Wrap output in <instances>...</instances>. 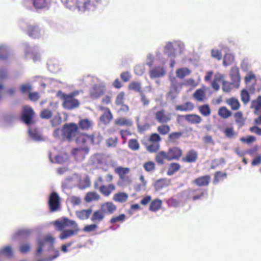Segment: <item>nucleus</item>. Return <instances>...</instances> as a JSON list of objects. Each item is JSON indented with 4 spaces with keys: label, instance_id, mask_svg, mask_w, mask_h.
<instances>
[{
    "label": "nucleus",
    "instance_id": "nucleus-1",
    "mask_svg": "<svg viewBox=\"0 0 261 261\" xmlns=\"http://www.w3.org/2000/svg\"><path fill=\"white\" fill-rule=\"evenodd\" d=\"M51 223L53 224L58 230L62 231L59 237L62 240L69 238L80 231L75 221L67 218L57 220Z\"/></svg>",
    "mask_w": 261,
    "mask_h": 261
},
{
    "label": "nucleus",
    "instance_id": "nucleus-2",
    "mask_svg": "<svg viewBox=\"0 0 261 261\" xmlns=\"http://www.w3.org/2000/svg\"><path fill=\"white\" fill-rule=\"evenodd\" d=\"M63 4L67 9L74 10L77 8L79 11L85 12L93 11L96 6L90 0H61Z\"/></svg>",
    "mask_w": 261,
    "mask_h": 261
},
{
    "label": "nucleus",
    "instance_id": "nucleus-3",
    "mask_svg": "<svg viewBox=\"0 0 261 261\" xmlns=\"http://www.w3.org/2000/svg\"><path fill=\"white\" fill-rule=\"evenodd\" d=\"M185 49L184 43L180 40H173L166 43L164 53L168 58H176L180 55Z\"/></svg>",
    "mask_w": 261,
    "mask_h": 261
},
{
    "label": "nucleus",
    "instance_id": "nucleus-4",
    "mask_svg": "<svg viewBox=\"0 0 261 261\" xmlns=\"http://www.w3.org/2000/svg\"><path fill=\"white\" fill-rule=\"evenodd\" d=\"M55 243V238L51 235L48 234L42 239H38L37 241V249L36 251V255L38 256L41 253L43 249H46L49 253H54L56 255V251H59L58 249L55 248L54 245Z\"/></svg>",
    "mask_w": 261,
    "mask_h": 261
},
{
    "label": "nucleus",
    "instance_id": "nucleus-5",
    "mask_svg": "<svg viewBox=\"0 0 261 261\" xmlns=\"http://www.w3.org/2000/svg\"><path fill=\"white\" fill-rule=\"evenodd\" d=\"M23 47L25 58H31L34 62L40 61L41 55L38 46H31L28 43H24Z\"/></svg>",
    "mask_w": 261,
    "mask_h": 261
},
{
    "label": "nucleus",
    "instance_id": "nucleus-6",
    "mask_svg": "<svg viewBox=\"0 0 261 261\" xmlns=\"http://www.w3.org/2000/svg\"><path fill=\"white\" fill-rule=\"evenodd\" d=\"M76 94L75 92L69 94L62 93V97L63 99V106L67 110H72L79 107L80 102L77 99L74 98Z\"/></svg>",
    "mask_w": 261,
    "mask_h": 261
},
{
    "label": "nucleus",
    "instance_id": "nucleus-7",
    "mask_svg": "<svg viewBox=\"0 0 261 261\" xmlns=\"http://www.w3.org/2000/svg\"><path fill=\"white\" fill-rule=\"evenodd\" d=\"M78 129L77 125L73 123H67L64 125L61 131L63 136L70 141L74 137Z\"/></svg>",
    "mask_w": 261,
    "mask_h": 261
},
{
    "label": "nucleus",
    "instance_id": "nucleus-8",
    "mask_svg": "<svg viewBox=\"0 0 261 261\" xmlns=\"http://www.w3.org/2000/svg\"><path fill=\"white\" fill-rule=\"evenodd\" d=\"M19 25L22 29L26 30L28 34L33 38H39L41 35V30L38 26L29 25L23 20L19 21Z\"/></svg>",
    "mask_w": 261,
    "mask_h": 261
},
{
    "label": "nucleus",
    "instance_id": "nucleus-9",
    "mask_svg": "<svg viewBox=\"0 0 261 261\" xmlns=\"http://www.w3.org/2000/svg\"><path fill=\"white\" fill-rule=\"evenodd\" d=\"M48 205L50 211L52 212L57 211L60 207V198L56 192H53L48 199Z\"/></svg>",
    "mask_w": 261,
    "mask_h": 261
},
{
    "label": "nucleus",
    "instance_id": "nucleus-10",
    "mask_svg": "<svg viewBox=\"0 0 261 261\" xmlns=\"http://www.w3.org/2000/svg\"><path fill=\"white\" fill-rule=\"evenodd\" d=\"M89 149L88 147H78L72 150L71 154L77 161H82L89 153Z\"/></svg>",
    "mask_w": 261,
    "mask_h": 261
},
{
    "label": "nucleus",
    "instance_id": "nucleus-11",
    "mask_svg": "<svg viewBox=\"0 0 261 261\" xmlns=\"http://www.w3.org/2000/svg\"><path fill=\"white\" fill-rule=\"evenodd\" d=\"M11 47L8 43H0V61L7 62L11 56Z\"/></svg>",
    "mask_w": 261,
    "mask_h": 261
},
{
    "label": "nucleus",
    "instance_id": "nucleus-12",
    "mask_svg": "<svg viewBox=\"0 0 261 261\" xmlns=\"http://www.w3.org/2000/svg\"><path fill=\"white\" fill-rule=\"evenodd\" d=\"M229 75L233 85L238 88L241 80L239 68L237 66L232 67L230 70Z\"/></svg>",
    "mask_w": 261,
    "mask_h": 261
},
{
    "label": "nucleus",
    "instance_id": "nucleus-13",
    "mask_svg": "<svg viewBox=\"0 0 261 261\" xmlns=\"http://www.w3.org/2000/svg\"><path fill=\"white\" fill-rule=\"evenodd\" d=\"M34 112L30 107H24L22 113L21 118L22 121L27 124H30L32 122V118Z\"/></svg>",
    "mask_w": 261,
    "mask_h": 261
},
{
    "label": "nucleus",
    "instance_id": "nucleus-14",
    "mask_svg": "<svg viewBox=\"0 0 261 261\" xmlns=\"http://www.w3.org/2000/svg\"><path fill=\"white\" fill-rule=\"evenodd\" d=\"M155 118L158 122L161 123H167L171 120L170 114H166L163 109H161L154 114Z\"/></svg>",
    "mask_w": 261,
    "mask_h": 261
},
{
    "label": "nucleus",
    "instance_id": "nucleus-15",
    "mask_svg": "<svg viewBox=\"0 0 261 261\" xmlns=\"http://www.w3.org/2000/svg\"><path fill=\"white\" fill-rule=\"evenodd\" d=\"M168 160H178L182 154L181 150L177 147L171 148L167 152Z\"/></svg>",
    "mask_w": 261,
    "mask_h": 261
},
{
    "label": "nucleus",
    "instance_id": "nucleus-16",
    "mask_svg": "<svg viewBox=\"0 0 261 261\" xmlns=\"http://www.w3.org/2000/svg\"><path fill=\"white\" fill-rule=\"evenodd\" d=\"M150 76L151 79L163 76L165 74V70L163 66H155L150 70Z\"/></svg>",
    "mask_w": 261,
    "mask_h": 261
},
{
    "label": "nucleus",
    "instance_id": "nucleus-17",
    "mask_svg": "<svg viewBox=\"0 0 261 261\" xmlns=\"http://www.w3.org/2000/svg\"><path fill=\"white\" fill-rule=\"evenodd\" d=\"M29 135L31 139L35 142L43 141L40 133L34 127H30L28 130Z\"/></svg>",
    "mask_w": 261,
    "mask_h": 261
},
{
    "label": "nucleus",
    "instance_id": "nucleus-18",
    "mask_svg": "<svg viewBox=\"0 0 261 261\" xmlns=\"http://www.w3.org/2000/svg\"><path fill=\"white\" fill-rule=\"evenodd\" d=\"M101 211L105 214H112L116 210V206L112 202H107L101 204Z\"/></svg>",
    "mask_w": 261,
    "mask_h": 261
},
{
    "label": "nucleus",
    "instance_id": "nucleus-19",
    "mask_svg": "<svg viewBox=\"0 0 261 261\" xmlns=\"http://www.w3.org/2000/svg\"><path fill=\"white\" fill-rule=\"evenodd\" d=\"M14 117L11 114H4L0 116V126L5 127L11 124Z\"/></svg>",
    "mask_w": 261,
    "mask_h": 261
},
{
    "label": "nucleus",
    "instance_id": "nucleus-20",
    "mask_svg": "<svg viewBox=\"0 0 261 261\" xmlns=\"http://www.w3.org/2000/svg\"><path fill=\"white\" fill-rule=\"evenodd\" d=\"M104 90V86L100 85H95L91 90V96L93 98H97L103 94Z\"/></svg>",
    "mask_w": 261,
    "mask_h": 261
},
{
    "label": "nucleus",
    "instance_id": "nucleus-21",
    "mask_svg": "<svg viewBox=\"0 0 261 261\" xmlns=\"http://www.w3.org/2000/svg\"><path fill=\"white\" fill-rule=\"evenodd\" d=\"M95 140L96 138L93 135H84L80 136L78 138V140L81 141L83 143L93 144L98 143L99 140L98 138L96 139V141Z\"/></svg>",
    "mask_w": 261,
    "mask_h": 261
},
{
    "label": "nucleus",
    "instance_id": "nucleus-22",
    "mask_svg": "<svg viewBox=\"0 0 261 261\" xmlns=\"http://www.w3.org/2000/svg\"><path fill=\"white\" fill-rule=\"evenodd\" d=\"M49 160L51 163H58V164H62L65 163H66L69 160V156L67 154L56 155L55 157L54 160H53L52 159L51 154H49Z\"/></svg>",
    "mask_w": 261,
    "mask_h": 261
},
{
    "label": "nucleus",
    "instance_id": "nucleus-23",
    "mask_svg": "<svg viewBox=\"0 0 261 261\" xmlns=\"http://www.w3.org/2000/svg\"><path fill=\"white\" fill-rule=\"evenodd\" d=\"M194 108L193 104L191 102H186L181 105H177L175 109L177 111L190 112L192 111Z\"/></svg>",
    "mask_w": 261,
    "mask_h": 261
},
{
    "label": "nucleus",
    "instance_id": "nucleus-24",
    "mask_svg": "<svg viewBox=\"0 0 261 261\" xmlns=\"http://www.w3.org/2000/svg\"><path fill=\"white\" fill-rule=\"evenodd\" d=\"M170 184V180L166 178H162L156 180L154 185V188L156 191L168 186Z\"/></svg>",
    "mask_w": 261,
    "mask_h": 261
},
{
    "label": "nucleus",
    "instance_id": "nucleus-25",
    "mask_svg": "<svg viewBox=\"0 0 261 261\" xmlns=\"http://www.w3.org/2000/svg\"><path fill=\"white\" fill-rule=\"evenodd\" d=\"M197 156L198 153L197 151L191 149L187 152L186 156L183 158V160L188 163H194L196 162Z\"/></svg>",
    "mask_w": 261,
    "mask_h": 261
},
{
    "label": "nucleus",
    "instance_id": "nucleus-26",
    "mask_svg": "<svg viewBox=\"0 0 261 261\" xmlns=\"http://www.w3.org/2000/svg\"><path fill=\"white\" fill-rule=\"evenodd\" d=\"M210 179L211 177L209 175H205L195 179L194 182L199 187L205 186L209 184Z\"/></svg>",
    "mask_w": 261,
    "mask_h": 261
},
{
    "label": "nucleus",
    "instance_id": "nucleus-27",
    "mask_svg": "<svg viewBox=\"0 0 261 261\" xmlns=\"http://www.w3.org/2000/svg\"><path fill=\"white\" fill-rule=\"evenodd\" d=\"M0 254L3 255L8 258L13 257L14 252L11 245H7L0 249ZM0 261H2L0 260Z\"/></svg>",
    "mask_w": 261,
    "mask_h": 261
},
{
    "label": "nucleus",
    "instance_id": "nucleus-28",
    "mask_svg": "<svg viewBox=\"0 0 261 261\" xmlns=\"http://www.w3.org/2000/svg\"><path fill=\"white\" fill-rule=\"evenodd\" d=\"M185 119L192 124H199L201 121V118L196 114H188L184 116Z\"/></svg>",
    "mask_w": 261,
    "mask_h": 261
},
{
    "label": "nucleus",
    "instance_id": "nucleus-29",
    "mask_svg": "<svg viewBox=\"0 0 261 261\" xmlns=\"http://www.w3.org/2000/svg\"><path fill=\"white\" fill-rule=\"evenodd\" d=\"M33 5L36 9L48 8V0H33Z\"/></svg>",
    "mask_w": 261,
    "mask_h": 261
},
{
    "label": "nucleus",
    "instance_id": "nucleus-30",
    "mask_svg": "<svg viewBox=\"0 0 261 261\" xmlns=\"http://www.w3.org/2000/svg\"><path fill=\"white\" fill-rule=\"evenodd\" d=\"M115 189V187L113 184L109 185L108 186L102 185L99 187L100 192L105 196H108L111 192Z\"/></svg>",
    "mask_w": 261,
    "mask_h": 261
},
{
    "label": "nucleus",
    "instance_id": "nucleus-31",
    "mask_svg": "<svg viewBox=\"0 0 261 261\" xmlns=\"http://www.w3.org/2000/svg\"><path fill=\"white\" fill-rule=\"evenodd\" d=\"M92 212L91 208L76 212V216L81 220H85L89 218Z\"/></svg>",
    "mask_w": 261,
    "mask_h": 261
},
{
    "label": "nucleus",
    "instance_id": "nucleus-32",
    "mask_svg": "<svg viewBox=\"0 0 261 261\" xmlns=\"http://www.w3.org/2000/svg\"><path fill=\"white\" fill-rule=\"evenodd\" d=\"M128 197V196L126 193L119 192L114 195L113 200L116 202L123 203L127 200Z\"/></svg>",
    "mask_w": 261,
    "mask_h": 261
},
{
    "label": "nucleus",
    "instance_id": "nucleus-33",
    "mask_svg": "<svg viewBox=\"0 0 261 261\" xmlns=\"http://www.w3.org/2000/svg\"><path fill=\"white\" fill-rule=\"evenodd\" d=\"M32 232V229L29 228H23L19 229L14 233V237L21 236L23 238H27L31 234Z\"/></svg>",
    "mask_w": 261,
    "mask_h": 261
},
{
    "label": "nucleus",
    "instance_id": "nucleus-34",
    "mask_svg": "<svg viewBox=\"0 0 261 261\" xmlns=\"http://www.w3.org/2000/svg\"><path fill=\"white\" fill-rule=\"evenodd\" d=\"M92 124V121L88 119H82L79 122V127L82 130H88Z\"/></svg>",
    "mask_w": 261,
    "mask_h": 261
},
{
    "label": "nucleus",
    "instance_id": "nucleus-35",
    "mask_svg": "<svg viewBox=\"0 0 261 261\" xmlns=\"http://www.w3.org/2000/svg\"><path fill=\"white\" fill-rule=\"evenodd\" d=\"M226 103L230 106L232 110H238L240 107L239 100L234 97H231L227 99Z\"/></svg>",
    "mask_w": 261,
    "mask_h": 261
},
{
    "label": "nucleus",
    "instance_id": "nucleus-36",
    "mask_svg": "<svg viewBox=\"0 0 261 261\" xmlns=\"http://www.w3.org/2000/svg\"><path fill=\"white\" fill-rule=\"evenodd\" d=\"M162 203V201L161 200L156 199L151 202L149 210L152 212H156L160 208Z\"/></svg>",
    "mask_w": 261,
    "mask_h": 261
},
{
    "label": "nucleus",
    "instance_id": "nucleus-37",
    "mask_svg": "<svg viewBox=\"0 0 261 261\" xmlns=\"http://www.w3.org/2000/svg\"><path fill=\"white\" fill-rule=\"evenodd\" d=\"M190 70L187 68H180L176 71V76L180 79H184L186 76L190 74Z\"/></svg>",
    "mask_w": 261,
    "mask_h": 261
},
{
    "label": "nucleus",
    "instance_id": "nucleus-38",
    "mask_svg": "<svg viewBox=\"0 0 261 261\" xmlns=\"http://www.w3.org/2000/svg\"><path fill=\"white\" fill-rule=\"evenodd\" d=\"M105 217V214L101 211H96L94 212L91 218L92 222L101 221Z\"/></svg>",
    "mask_w": 261,
    "mask_h": 261
},
{
    "label": "nucleus",
    "instance_id": "nucleus-39",
    "mask_svg": "<svg viewBox=\"0 0 261 261\" xmlns=\"http://www.w3.org/2000/svg\"><path fill=\"white\" fill-rule=\"evenodd\" d=\"M218 115L222 118L226 119L232 115V113L225 107H222L219 109Z\"/></svg>",
    "mask_w": 261,
    "mask_h": 261
},
{
    "label": "nucleus",
    "instance_id": "nucleus-40",
    "mask_svg": "<svg viewBox=\"0 0 261 261\" xmlns=\"http://www.w3.org/2000/svg\"><path fill=\"white\" fill-rule=\"evenodd\" d=\"M165 159L168 160V155L167 152L164 151H160L155 156L156 162L160 164H163Z\"/></svg>",
    "mask_w": 261,
    "mask_h": 261
},
{
    "label": "nucleus",
    "instance_id": "nucleus-41",
    "mask_svg": "<svg viewBox=\"0 0 261 261\" xmlns=\"http://www.w3.org/2000/svg\"><path fill=\"white\" fill-rule=\"evenodd\" d=\"M115 123L120 126H130L133 124V122L130 119L124 118H120L115 120Z\"/></svg>",
    "mask_w": 261,
    "mask_h": 261
},
{
    "label": "nucleus",
    "instance_id": "nucleus-42",
    "mask_svg": "<svg viewBox=\"0 0 261 261\" xmlns=\"http://www.w3.org/2000/svg\"><path fill=\"white\" fill-rule=\"evenodd\" d=\"M205 92L203 90L198 89L195 91L193 94V97L195 99L199 101H202L205 98Z\"/></svg>",
    "mask_w": 261,
    "mask_h": 261
},
{
    "label": "nucleus",
    "instance_id": "nucleus-43",
    "mask_svg": "<svg viewBox=\"0 0 261 261\" xmlns=\"http://www.w3.org/2000/svg\"><path fill=\"white\" fill-rule=\"evenodd\" d=\"M99 198V195L96 192H88L86 195L85 200L87 202H90L93 200H97Z\"/></svg>",
    "mask_w": 261,
    "mask_h": 261
},
{
    "label": "nucleus",
    "instance_id": "nucleus-44",
    "mask_svg": "<svg viewBox=\"0 0 261 261\" xmlns=\"http://www.w3.org/2000/svg\"><path fill=\"white\" fill-rule=\"evenodd\" d=\"M234 61V56L229 53L225 55L223 58V65L226 67L231 65Z\"/></svg>",
    "mask_w": 261,
    "mask_h": 261
},
{
    "label": "nucleus",
    "instance_id": "nucleus-45",
    "mask_svg": "<svg viewBox=\"0 0 261 261\" xmlns=\"http://www.w3.org/2000/svg\"><path fill=\"white\" fill-rule=\"evenodd\" d=\"M181 132H174L169 135V141L173 143H178V140L182 136Z\"/></svg>",
    "mask_w": 261,
    "mask_h": 261
},
{
    "label": "nucleus",
    "instance_id": "nucleus-46",
    "mask_svg": "<svg viewBox=\"0 0 261 261\" xmlns=\"http://www.w3.org/2000/svg\"><path fill=\"white\" fill-rule=\"evenodd\" d=\"M113 116L110 111L109 110L108 112H105L100 117V120L105 124L108 123L112 119Z\"/></svg>",
    "mask_w": 261,
    "mask_h": 261
},
{
    "label": "nucleus",
    "instance_id": "nucleus-47",
    "mask_svg": "<svg viewBox=\"0 0 261 261\" xmlns=\"http://www.w3.org/2000/svg\"><path fill=\"white\" fill-rule=\"evenodd\" d=\"M235 118V121L236 123L239 126H242L243 125L245 122V120L243 117V113L239 111L236 113L234 115Z\"/></svg>",
    "mask_w": 261,
    "mask_h": 261
},
{
    "label": "nucleus",
    "instance_id": "nucleus-48",
    "mask_svg": "<svg viewBox=\"0 0 261 261\" xmlns=\"http://www.w3.org/2000/svg\"><path fill=\"white\" fill-rule=\"evenodd\" d=\"M114 171L118 175H126L130 172V169L128 167L119 166L115 168Z\"/></svg>",
    "mask_w": 261,
    "mask_h": 261
},
{
    "label": "nucleus",
    "instance_id": "nucleus-49",
    "mask_svg": "<svg viewBox=\"0 0 261 261\" xmlns=\"http://www.w3.org/2000/svg\"><path fill=\"white\" fill-rule=\"evenodd\" d=\"M129 88L136 92H139L140 94L141 92H143L141 90V84L138 82H132L129 85Z\"/></svg>",
    "mask_w": 261,
    "mask_h": 261
},
{
    "label": "nucleus",
    "instance_id": "nucleus-50",
    "mask_svg": "<svg viewBox=\"0 0 261 261\" xmlns=\"http://www.w3.org/2000/svg\"><path fill=\"white\" fill-rule=\"evenodd\" d=\"M180 168V165L178 163H171L167 171V175H172L175 172L177 171Z\"/></svg>",
    "mask_w": 261,
    "mask_h": 261
},
{
    "label": "nucleus",
    "instance_id": "nucleus-51",
    "mask_svg": "<svg viewBox=\"0 0 261 261\" xmlns=\"http://www.w3.org/2000/svg\"><path fill=\"white\" fill-rule=\"evenodd\" d=\"M211 55L212 58L220 61L222 59V54L220 50L214 48L211 50Z\"/></svg>",
    "mask_w": 261,
    "mask_h": 261
},
{
    "label": "nucleus",
    "instance_id": "nucleus-52",
    "mask_svg": "<svg viewBox=\"0 0 261 261\" xmlns=\"http://www.w3.org/2000/svg\"><path fill=\"white\" fill-rule=\"evenodd\" d=\"M90 186V178L86 176L83 180H81L79 184V187L81 189H85Z\"/></svg>",
    "mask_w": 261,
    "mask_h": 261
},
{
    "label": "nucleus",
    "instance_id": "nucleus-53",
    "mask_svg": "<svg viewBox=\"0 0 261 261\" xmlns=\"http://www.w3.org/2000/svg\"><path fill=\"white\" fill-rule=\"evenodd\" d=\"M128 147L132 150H137L139 149L140 145L136 139H132L128 141Z\"/></svg>",
    "mask_w": 261,
    "mask_h": 261
},
{
    "label": "nucleus",
    "instance_id": "nucleus-54",
    "mask_svg": "<svg viewBox=\"0 0 261 261\" xmlns=\"http://www.w3.org/2000/svg\"><path fill=\"white\" fill-rule=\"evenodd\" d=\"M199 110L204 116H209L211 114V109L208 105H204L199 107Z\"/></svg>",
    "mask_w": 261,
    "mask_h": 261
},
{
    "label": "nucleus",
    "instance_id": "nucleus-55",
    "mask_svg": "<svg viewBox=\"0 0 261 261\" xmlns=\"http://www.w3.org/2000/svg\"><path fill=\"white\" fill-rule=\"evenodd\" d=\"M241 100L246 105L250 100V96L248 92L246 89H243L241 93Z\"/></svg>",
    "mask_w": 261,
    "mask_h": 261
},
{
    "label": "nucleus",
    "instance_id": "nucleus-56",
    "mask_svg": "<svg viewBox=\"0 0 261 261\" xmlns=\"http://www.w3.org/2000/svg\"><path fill=\"white\" fill-rule=\"evenodd\" d=\"M144 169L148 172H152L155 170V164L153 162L149 161L143 165Z\"/></svg>",
    "mask_w": 261,
    "mask_h": 261
},
{
    "label": "nucleus",
    "instance_id": "nucleus-57",
    "mask_svg": "<svg viewBox=\"0 0 261 261\" xmlns=\"http://www.w3.org/2000/svg\"><path fill=\"white\" fill-rule=\"evenodd\" d=\"M145 71V66L144 64H138L134 67L135 73L139 76L142 75Z\"/></svg>",
    "mask_w": 261,
    "mask_h": 261
},
{
    "label": "nucleus",
    "instance_id": "nucleus-58",
    "mask_svg": "<svg viewBox=\"0 0 261 261\" xmlns=\"http://www.w3.org/2000/svg\"><path fill=\"white\" fill-rule=\"evenodd\" d=\"M8 69L6 67L0 68V80H4L9 79Z\"/></svg>",
    "mask_w": 261,
    "mask_h": 261
},
{
    "label": "nucleus",
    "instance_id": "nucleus-59",
    "mask_svg": "<svg viewBox=\"0 0 261 261\" xmlns=\"http://www.w3.org/2000/svg\"><path fill=\"white\" fill-rule=\"evenodd\" d=\"M50 122L54 126H57L61 124L62 122V117L60 114L58 113L54 115L53 119L50 120Z\"/></svg>",
    "mask_w": 261,
    "mask_h": 261
},
{
    "label": "nucleus",
    "instance_id": "nucleus-60",
    "mask_svg": "<svg viewBox=\"0 0 261 261\" xmlns=\"http://www.w3.org/2000/svg\"><path fill=\"white\" fill-rule=\"evenodd\" d=\"M170 130V127L168 125H162L158 126V131L162 135L167 134Z\"/></svg>",
    "mask_w": 261,
    "mask_h": 261
},
{
    "label": "nucleus",
    "instance_id": "nucleus-61",
    "mask_svg": "<svg viewBox=\"0 0 261 261\" xmlns=\"http://www.w3.org/2000/svg\"><path fill=\"white\" fill-rule=\"evenodd\" d=\"M68 200L73 205H79L81 203V199L79 196H72L68 198Z\"/></svg>",
    "mask_w": 261,
    "mask_h": 261
},
{
    "label": "nucleus",
    "instance_id": "nucleus-62",
    "mask_svg": "<svg viewBox=\"0 0 261 261\" xmlns=\"http://www.w3.org/2000/svg\"><path fill=\"white\" fill-rule=\"evenodd\" d=\"M47 65L48 69L52 72H56L58 70V64L57 61L53 63L50 61L47 63Z\"/></svg>",
    "mask_w": 261,
    "mask_h": 261
},
{
    "label": "nucleus",
    "instance_id": "nucleus-63",
    "mask_svg": "<svg viewBox=\"0 0 261 261\" xmlns=\"http://www.w3.org/2000/svg\"><path fill=\"white\" fill-rule=\"evenodd\" d=\"M241 68L243 71L248 72L249 71V61L248 59H244L241 63Z\"/></svg>",
    "mask_w": 261,
    "mask_h": 261
},
{
    "label": "nucleus",
    "instance_id": "nucleus-64",
    "mask_svg": "<svg viewBox=\"0 0 261 261\" xmlns=\"http://www.w3.org/2000/svg\"><path fill=\"white\" fill-rule=\"evenodd\" d=\"M251 108H254L255 111L261 108V96H259L255 101H253Z\"/></svg>",
    "mask_w": 261,
    "mask_h": 261
}]
</instances>
